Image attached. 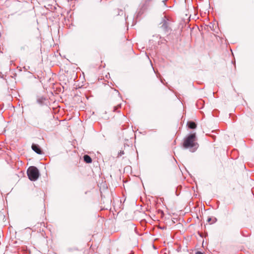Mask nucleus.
I'll list each match as a JSON object with an SVG mask.
<instances>
[{
  "mask_svg": "<svg viewBox=\"0 0 254 254\" xmlns=\"http://www.w3.org/2000/svg\"><path fill=\"white\" fill-rule=\"evenodd\" d=\"M27 175L31 181H36L39 177V172L36 167L31 166L27 170Z\"/></svg>",
  "mask_w": 254,
  "mask_h": 254,
  "instance_id": "2",
  "label": "nucleus"
},
{
  "mask_svg": "<svg viewBox=\"0 0 254 254\" xmlns=\"http://www.w3.org/2000/svg\"><path fill=\"white\" fill-rule=\"evenodd\" d=\"M211 219L210 218H208V219H207V221H208V222H210V221H211Z\"/></svg>",
  "mask_w": 254,
  "mask_h": 254,
  "instance_id": "7",
  "label": "nucleus"
},
{
  "mask_svg": "<svg viewBox=\"0 0 254 254\" xmlns=\"http://www.w3.org/2000/svg\"><path fill=\"white\" fill-rule=\"evenodd\" d=\"M197 145L195 133H192L188 135L185 138L183 144V146L185 148H195Z\"/></svg>",
  "mask_w": 254,
  "mask_h": 254,
  "instance_id": "1",
  "label": "nucleus"
},
{
  "mask_svg": "<svg viewBox=\"0 0 254 254\" xmlns=\"http://www.w3.org/2000/svg\"><path fill=\"white\" fill-rule=\"evenodd\" d=\"M188 127L191 129H194L196 127V124L193 122H189L187 123Z\"/></svg>",
  "mask_w": 254,
  "mask_h": 254,
  "instance_id": "4",
  "label": "nucleus"
},
{
  "mask_svg": "<svg viewBox=\"0 0 254 254\" xmlns=\"http://www.w3.org/2000/svg\"><path fill=\"white\" fill-rule=\"evenodd\" d=\"M84 161L87 163H90L92 162L91 158L88 155H85L83 156Z\"/></svg>",
  "mask_w": 254,
  "mask_h": 254,
  "instance_id": "5",
  "label": "nucleus"
},
{
  "mask_svg": "<svg viewBox=\"0 0 254 254\" xmlns=\"http://www.w3.org/2000/svg\"><path fill=\"white\" fill-rule=\"evenodd\" d=\"M120 155H121L122 154H124V152H123H123H121L120 153Z\"/></svg>",
  "mask_w": 254,
  "mask_h": 254,
  "instance_id": "8",
  "label": "nucleus"
},
{
  "mask_svg": "<svg viewBox=\"0 0 254 254\" xmlns=\"http://www.w3.org/2000/svg\"><path fill=\"white\" fill-rule=\"evenodd\" d=\"M152 0H143L145 4H148L151 2Z\"/></svg>",
  "mask_w": 254,
  "mask_h": 254,
  "instance_id": "6",
  "label": "nucleus"
},
{
  "mask_svg": "<svg viewBox=\"0 0 254 254\" xmlns=\"http://www.w3.org/2000/svg\"><path fill=\"white\" fill-rule=\"evenodd\" d=\"M32 149L37 153L41 154L42 153L41 150L38 145L33 144L32 145Z\"/></svg>",
  "mask_w": 254,
  "mask_h": 254,
  "instance_id": "3",
  "label": "nucleus"
}]
</instances>
